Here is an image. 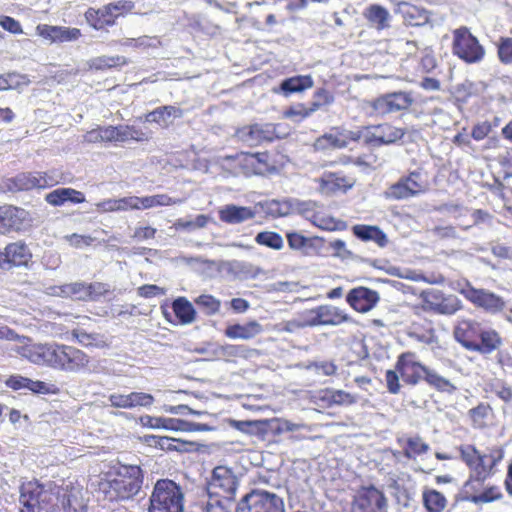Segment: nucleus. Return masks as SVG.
<instances>
[{"label":"nucleus","instance_id":"f8f14e48","mask_svg":"<svg viewBox=\"0 0 512 512\" xmlns=\"http://www.w3.org/2000/svg\"><path fill=\"white\" fill-rule=\"evenodd\" d=\"M352 512H388V501L379 489L361 487L355 493L351 506Z\"/></svg>","mask_w":512,"mask_h":512},{"label":"nucleus","instance_id":"9b49d317","mask_svg":"<svg viewBox=\"0 0 512 512\" xmlns=\"http://www.w3.org/2000/svg\"><path fill=\"white\" fill-rule=\"evenodd\" d=\"M456 289L475 306L487 312L497 313L505 306V302L500 296L485 289H476L467 281L458 282Z\"/></svg>","mask_w":512,"mask_h":512},{"label":"nucleus","instance_id":"5701e85b","mask_svg":"<svg viewBox=\"0 0 512 512\" xmlns=\"http://www.w3.org/2000/svg\"><path fill=\"white\" fill-rule=\"evenodd\" d=\"M2 255L4 258L3 265L27 266L32 258L30 249L21 241L8 244L5 250L2 251Z\"/></svg>","mask_w":512,"mask_h":512},{"label":"nucleus","instance_id":"e2e57ef3","mask_svg":"<svg viewBox=\"0 0 512 512\" xmlns=\"http://www.w3.org/2000/svg\"><path fill=\"white\" fill-rule=\"evenodd\" d=\"M404 180L411 197L425 192L426 185L424 182L420 181L419 173L412 172L408 177L404 178Z\"/></svg>","mask_w":512,"mask_h":512},{"label":"nucleus","instance_id":"f03ea898","mask_svg":"<svg viewBox=\"0 0 512 512\" xmlns=\"http://www.w3.org/2000/svg\"><path fill=\"white\" fill-rule=\"evenodd\" d=\"M461 459L470 469L468 480L464 484V493L476 492L479 486L496 472V466L502 461L504 451L492 448L488 454H481L473 445L459 448Z\"/></svg>","mask_w":512,"mask_h":512},{"label":"nucleus","instance_id":"4468645a","mask_svg":"<svg viewBox=\"0 0 512 512\" xmlns=\"http://www.w3.org/2000/svg\"><path fill=\"white\" fill-rule=\"evenodd\" d=\"M413 103V98L408 92H393L377 97L368 102L372 109L371 114L384 116L390 113L408 109Z\"/></svg>","mask_w":512,"mask_h":512},{"label":"nucleus","instance_id":"39448f33","mask_svg":"<svg viewBox=\"0 0 512 512\" xmlns=\"http://www.w3.org/2000/svg\"><path fill=\"white\" fill-rule=\"evenodd\" d=\"M184 261L188 265L202 266L204 269L209 271V276H213L216 272L225 270L239 279L246 280L254 279L262 273V270L259 267L245 261H215L203 259L201 257L184 258Z\"/></svg>","mask_w":512,"mask_h":512},{"label":"nucleus","instance_id":"69168bd1","mask_svg":"<svg viewBox=\"0 0 512 512\" xmlns=\"http://www.w3.org/2000/svg\"><path fill=\"white\" fill-rule=\"evenodd\" d=\"M107 5L109 8H111V11L115 15L116 19L131 12L135 6L134 3L130 0H118Z\"/></svg>","mask_w":512,"mask_h":512},{"label":"nucleus","instance_id":"79ce46f5","mask_svg":"<svg viewBox=\"0 0 512 512\" xmlns=\"http://www.w3.org/2000/svg\"><path fill=\"white\" fill-rule=\"evenodd\" d=\"M175 316L181 324H190L196 318V311L191 302L185 297H178L172 303Z\"/></svg>","mask_w":512,"mask_h":512},{"label":"nucleus","instance_id":"ea45409f","mask_svg":"<svg viewBox=\"0 0 512 512\" xmlns=\"http://www.w3.org/2000/svg\"><path fill=\"white\" fill-rule=\"evenodd\" d=\"M424 381L430 387L442 393L453 394L457 390V387L449 379L429 367L427 368Z\"/></svg>","mask_w":512,"mask_h":512},{"label":"nucleus","instance_id":"a878e982","mask_svg":"<svg viewBox=\"0 0 512 512\" xmlns=\"http://www.w3.org/2000/svg\"><path fill=\"white\" fill-rule=\"evenodd\" d=\"M183 116V111L176 106L166 105L158 107L145 116V121L156 123L161 127H168L177 118Z\"/></svg>","mask_w":512,"mask_h":512},{"label":"nucleus","instance_id":"58836bf2","mask_svg":"<svg viewBox=\"0 0 512 512\" xmlns=\"http://www.w3.org/2000/svg\"><path fill=\"white\" fill-rule=\"evenodd\" d=\"M71 335L79 344L85 347L104 348L108 345L103 335L99 333H88L80 327L74 328L71 331Z\"/></svg>","mask_w":512,"mask_h":512},{"label":"nucleus","instance_id":"c9c22d12","mask_svg":"<svg viewBox=\"0 0 512 512\" xmlns=\"http://www.w3.org/2000/svg\"><path fill=\"white\" fill-rule=\"evenodd\" d=\"M348 136L343 133H326L314 142V149L316 151H324L328 149H341L348 145Z\"/></svg>","mask_w":512,"mask_h":512},{"label":"nucleus","instance_id":"dca6fc26","mask_svg":"<svg viewBox=\"0 0 512 512\" xmlns=\"http://www.w3.org/2000/svg\"><path fill=\"white\" fill-rule=\"evenodd\" d=\"M33 218L23 208L13 205L0 206V234L21 231L31 226Z\"/></svg>","mask_w":512,"mask_h":512},{"label":"nucleus","instance_id":"c85d7f7f","mask_svg":"<svg viewBox=\"0 0 512 512\" xmlns=\"http://www.w3.org/2000/svg\"><path fill=\"white\" fill-rule=\"evenodd\" d=\"M218 213L220 220L227 224H239L255 216V212L250 207L233 204L223 206Z\"/></svg>","mask_w":512,"mask_h":512},{"label":"nucleus","instance_id":"bb28decb","mask_svg":"<svg viewBox=\"0 0 512 512\" xmlns=\"http://www.w3.org/2000/svg\"><path fill=\"white\" fill-rule=\"evenodd\" d=\"M263 332L262 325L256 320L249 321L245 324L229 325L225 329V336L230 339L250 340Z\"/></svg>","mask_w":512,"mask_h":512},{"label":"nucleus","instance_id":"a19ab883","mask_svg":"<svg viewBox=\"0 0 512 512\" xmlns=\"http://www.w3.org/2000/svg\"><path fill=\"white\" fill-rule=\"evenodd\" d=\"M364 16L378 30L385 29L389 26L390 13L381 5H370L366 8Z\"/></svg>","mask_w":512,"mask_h":512},{"label":"nucleus","instance_id":"393cba45","mask_svg":"<svg viewBox=\"0 0 512 512\" xmlns=\"http://www.w3.org/2000/svg\"><path fill=\"white\" fill-rule=\"evenodd\" d=\"M502 345V339L497 331L491 328H481L473 352L491 354Z\"/></svg>","mask_w":512,"mask_h":512},{"label":"nucleus","instance_id":"37998d69","mask_svg":"<svg viewBox=\"0 0 512 512\" xmlns=\"http://www.w3.org/2000/svg\"><path fill=\"white\" fill-rule=\"evenodd\" d=\"M116 142H127L130 140L136 142H143L149 139L147 133L143 132L141 129L136 128L135 126L130 125H118L116 126Z\"/></svg>","mask_w":512,"mask_h":512},{"label":"nucleus","instance_id":"a18cd8bd","mask_svg":"<svg viewBox=\"0 0 512 512\" xmlns=\"http://www.w3.org/2000/svg\"><path fill=\"white\" fill-rule=\"evenodd\" d=\"M128 60L124 56H99L89 61V66L96 70H105L113 67L124 66Z\"/></svg>","mask_w":512,"mask_h":512},{"label":"nucleus","instance_id":"6e6552de","mask_svg":"<svg viewBox=\"0 0 512 512\" xmlns=\"http://www.w3.org/2000/svg\"><path fill=\"white\" fill-rule=\"evenodd\" d=\"M56 499V493L37 481L24 483L20 489V512H47V506Z\"/></svg>","mask_w":512,"mask_h":512},{"label":"nucleus","instance_id":"49530a36","mask_svg":"<svg viewBox=\"0 0 512 512\" xmlns=\"http://www.w3.org/2000/svg\"><path fill=\"white\" fill-rule=\"evenodd\" d=\"M267 214L273 217H283L292 214V198L284 200H270L264 205Z\"/></svg>","mask_w":512,"mask_h":512},{"label":"nucleus","instance_id":"680f3d73","mask_svg":"<svg viewBox=\"0 0 512 512\" xmlns=\"http://www.w3.org/2000/svg\"><path fill=\"white\" fill-rule=\"evenodd\" d=\"M156 42L157 41L155 38H151L148 36H141L138 38H125V39L118 41V43L121 46L133 47V48H147V47L156 46Z\"/></svg>","mask_w":512,"mask_h":512},{"label":"nucleus","instance_id":"de8ad7c7","mask_svg":"<svg viewBox=\"0 0 512 512\" xmlns=\"http://www.w3.org/2000/svg\"><path fill=\"white\" fill-rule=\"evenodd\" d=\"M423 502L429 512H441L446 506V498L436 490L424 492Z\"/></svg>","mask_w":512,"mask_h":512},{"label":"nucleus","instance_id":"864d4df0","mask_svg":"<svg viewBox=\"0 0 512 512\" xmlns=\"http://www.w3.org/2000/svg\"><path fill=\"white\" fill-rule=\"evenodd\" d=\"M319 203L312 200H299L292 198V214L297 213L303 216L308 221L311 219L314 211L318 207Z\"/></svg>","mask_w":512,"mask_h":512},{"label":"nucleus","instance_id":"2f4dec72","mask_svg":"<svg viewBox=\"0 0 512 512\" xmlns=\"http://www.w3.org/2000/svg\"><path fill=\"white\" fill-rule=\"evenodd\" d=\"M132 210L149 209L157 206H170L182 202L180 199H174L166 194H158L145 197L132 196Z\"/></svg>","mask_w":512,"mask_h":512},{"label":"nucleus","instance_id":"4be33fe9","mask_svg":"<svg viewBox=\"0 0 512 512\" xmlns=\"http://www.w3.org/2000/svg\"><path fill=\"white\" fill-rule=\"evenodd\" d=\"M482 326L473 320H462L454 331L455 339L467 350L473 351Z\"/></svg>","mask_w":512,"mask_h":512},{"label":"nucleus","instance_id":"603ef678","mask_svg":"<svg viewBox=\"0 0 512 512\" xmlns=\"http://www.w3.org/2000/svg\"><path fill=\"white\" fill-rule=\"evenodd\" d=\"M501 497V492L497 486H492L479 494H474V492H470L465 494V498L474 503H488L494 500H497Z\"/></svg>","mask_w":512,"mask_h":512},{"label":"nucleus","instance_id":"f257e3e1","mask_svg":"<svg viewBox=\"0 0 512 512\" xmlns=\"http://www.w3.org/2000/svg\"><path fill=\"white\" fill-rule=\"evenodd\" d=\"M238 485V478L231 468L215 467L207 484V497L200 502L202 512H230Z\"/></svg>","mask_w":512,"mask_h":512},{"label":"nucleus","instance_id":"72a5a7b5","mask_svg":"<svg viewBox=\"0 0 512 512\" xmlns=\"http://www.w3.org/2000/svg\"><path fill=\"white\" fill-rule=\"evenodd\" d=\"M51 295L58 297H70L75 300L87 301V284L83 282H75L64 284L62 286H55L50 288Z\"/></svg>","mask_w":512,"mask_h":512},{"label":"nucleus","instance_id":"473e14b6","mask_svg":"<svg viewBox=\"0 0 512 512\" xmlns=\"http://www.w3.org/2000/svg\"><path fill=\"white\" fill-rule=\"evenodd\" d=\"M314 226L328 231L344 230L345 222L337 220L328 214L322 205H318L311 219L309 220Z\"/></svg>","mask_w":512,"mask_h":512},{"label":"nucleus","instance_id":"4d7b16f0","mask_svg":"<svg viewBox=\"0 0 512 512\" xmlns=\"http://www.w3.org/2000/svg\"><path fill=\"white\" fill-rule=\"evenodd\" d=\"M214 354L220 359L229 361L231 358L234 357L245 356V348L242 345H220L215 349Z\"/></svg>","mask_w":512,"mask_h":512},{"label":"nucleus","instance_id":"20e7f679","mask_svg":"<svg viewBox=\"0 0 512 512\" xmlns=\"http://www.w3.org/2000/svg\"><path fill=\"white\" fill-rule=\"evenodd\" d=\"M149 512H184V493L172 480H158L150 497Z\"/></svg>","mask_w":512,"mask_h":512},{"label":"nucleus","instance_id":"f3484780","mask_svg":"<svg viewBox=\"0 0 512 512\" xmlns=\"http://www.w3.org/2000/svg\"><path fill=\"white\" fill-rule=\"evenodd\" d=\"M405 132L388 123L372 125L363 128L362 137L367 143L376 145H388L395 143L404 136Z\"/></svg>","mask_w":512,"mask_h":512},{"label":"nucleus","instance_id":"6ab92c4d","mask_svg":"<svg viewBox=\"0 0 512 512\" xmlns=\"http://www.w3.org/2000/svg\"><path fill=\"white\" fill-rule=\"evenodd\" d=\"M62 506L64 512H87V490L79 483L69 481L62 488Z\"/></svg>","mask_w":512,"mask_h":512},{"label":"nucleus","instance_id":"423d86ee","mask_svg":"<svg viewBox=\"0 0 512 512\" xmlns=\"http://www.w3.org/2000/svg\"><path fill=\"white\" fill-rule=\"evenodd\" d=\"M89 357L83 351L67 345L50 343L48 367L67 372H78L87 367Z\"/></svg>","mask_w":512,"mask_h":512},{"label":"nucleus","instance_id":"8fccbe9b","mask_svg":"<svg viewBox=\"0 0 512 512\" xmlns=\"http://www.w3.org/2000/svg\"><path fill=\"white\" fill-rule=\"evenodd\" d=\"M171 430L184 432H206L214 430V427L207 423H196L192 421L173 418Z\"/></svg>","mask_w":512,"mask_h":512},{"label":"nucleus","instance_id":"774afa93","mask_svg":"<svg viewBox=\"0 0 512 512\" xmlns=\"http://www.w3.org/2000/svg\"><path fill=\"white\" fill-rule=\"evenodd\" d=\"M387 195L394 199H405L411 197L404 179H401L392 185L389 188Z\"/></svg>","mask_w":512,"mask_h":512},{"label":"nucleus","instance_id":"052dcab7","mask_svg":"<svg viewBox=\"0 0 512 512\" xmlns=\"http://www.w3.org/2000/svg\"><path fill=\"white\" fill-rule=\"evenodd\" d=\"M172 419L173 418L154 417V416H150V415H145V416L140 417V423L144 427H149V428H154V429L163 428V429L171 430Z\"/></svg>","mask_w":512,"mask_h":512},{"label":"nucleus","instance_id":"f704fd0d","mask_svg":"<svg viewBox=\"0 0 512 512\" xmlns=\"http://www.w3.org/2000/svg\"><path fill=\"white\" fill-rule=\"evenodd\" d=\"M313 85L314 81L310 75H297L283 80L278 91L285 96H289L292 93L312 88Z\"/></svg>","mask_w":512,"mask_h":512},{"label":"nucleus","instance_id":"e433bc0d","mask_svg":"<svg viewBox=\"0 0 512 512\" xmlns=\"http://www.w3.org/2000/svg\"><path fill=\"white\" fill-rule=\"evenodd\" d=\"M403 449V455L408 459H415L417 456L429 451L430 446L419 436L408 437L398 440Z\"/></svg>","mask_w":512,"mask_h":512},{"label":"nucleus","instance_id":"6e6d98bb","mask_svg":"<svg viewBox=\"0 0 512 512\" xmlns=\"http://www.w3.org/2000/svg\"><path fill=\"white\" fill-rule=\"evenodd\" d=\"M255 241L259 245L267 246V247L275 249V250H279L283 247V239L276 232H271V231L260 232L256 235Z\"/></svg>","mask_w":512,"mask_h":512},{"label":"nucleus","instance_id":"5fc2aeb1","mask_svg":"<svg viewBox=\"0 0 512 512\" xmlns=\"http://www.w3.org/2000/svg\"><path fill=\"white\" fill-rule=\"evenodd\" d=\"M461 309V301L454 295L445 296L437 306L434 307L433 311L452 315Z\"/></svg>","mask_w":512,"mask_h":512},{"label":"nucleus","instance_id":"1a4fd4ad","mask_svg":"<svg viewBox=\"0 0 512 512\" xmlns=\"http://www.w3.org/2000/svg\"><path fill=\"white\" fill-rule=\"evenodd\" d=\"M236 512H285V509L283 499L278 495L265 490H253L240 500Z\"/></svg>","mask_w":512,"mask_h":512},{"label":"nucleus","instance_id":"bf43d9fd","mask_svg":"<svg viewBox=\"0 0 512 512\" xmlns=\"http://www.w3.org/2000/svg\"><path fill=\"white\" fill-rule=\"evenodd\" d=\"M195 303L202 308L206 314L212 315L219 311L221 302L212 295L203 294L195 299Z\"/></svg>","mask_w":512,"mask_h":512},{"label":"nucleus","instance_id":"338daca9","mask_svg":"<svg viewBox=\"0 0 512 512\" xmlns=\"http://www.w3.org/2000/svg\"><path fill=\"white\" fill-rule=\"evenodd\" d=\"M65 239L72 247L78 249H81L85 246H90L94 241L97 240L96 237L89 235H79L76 233L65 236Z\"/></svg>","mask_w":512,"mask_h":512},{"label":"nucleus","instance_id":"7c9ffc66","mask_svg":"<svg viewBox=\"0 0 512 512\" xmlns=\"http://www.w3.org/2000/svg\"><path fill=\"white\" fill-rule=\"evenodd\" d=\"M322 193L330 194L337 191H346L352 187V182L341 173H324L319 179Z\"/></svg>","mask_w":512,"mask_h":512},{"label":"nucleus","instance_id":"9d476101","mask_svg":"<svg viewBox=\"0 0 512 512\" xmlns=\"http://www.w3.org/2000/svg\"><path fill=\"white\" fill-rule=\"evenodd\" d=\"M452 50L454 55L469 64L480 62L485 55L483 46L467 27H460L453 32Z\"/></svg>","mask_w":512,"mask_h":512},{"label":"nucleus","instance_id":"ddd939ff","mask_svg":"<svg viewBox=\"0 0 512 512\" xmlns=\"http://www.w3.org/2000/svg\"><path fill=\"white\" fill-rule=\"evenodd\" d=\"M53 184V180L46 173L28 172L3 179L1 182V189L5 192H20L34 188H47Z\"/></svg>","mask_w":512,"mask_h":512},{"label":"nucleus","instance_id":"412c9836","mask_svg":"<svg viewBox=\"0 0 512 512\" xmlns=\"http://www.w3.org/2000/svg\"><path fill=\"white\" fill-rule=\"evenodd\" d=\"M346 300L353 309L365 313L377 304L379 295L376 291L369 288L358 287L348 293Z\"/></svg>","mask_w":512,"mask_h":512},{"label":"nucleus","instance_id":"13d9d810","mask_svg":"<svg viewBox=\"0 0 512 512\" xmlns=\"http://www.w3.org/2000/svg\"><path fill=\"white\" fill-rule=\"evenodd\" d=\"M128 409L136 407H148L154 402V397L149 393L130 392L127 394Z\"/></svg>","mask_w":512,"mask_h":512},{"label":"nucleus","instance_id":"cd10ccee","mask_svg":"<svg viewBox=\"0 0 512 512\" xmlns=\"http://www.w3.org/2000/svg\"><path fill=\"white\" fill-rule=\"evenodd\" d=\"M45 201L52 206H62L66 202L79 204L85 201V195L73 188H57L46 194Z\"/></svg>","mask_w":512,"mask_h":512},{"label":"nucleus","instance_id":"3c124183","mask_svg":"<svg viewBox=\"0 0 512 512\" xmlns=\"http://www.w3.org/2000/svg\"><path fill=\"white\" fill-rule=\"evenodd\" d=\"M400 10L404 16V18L411 25H420L421 23L427 20L426 11L423 9H419L416 6H413L409 3H402L400 5Z\"/></svg>","mask_w":512,"mask_h":512},{"label":"nucleus","instance_id":"0eeeda50","mask_svg":"<svg viewBox=\"0 0 512 512\" xmlns=\"http://www.w3.org/2000/svg\"><path fill=\"white\" fill-rule=\"evenodd\" d=\"M349 320V316L332 305H320L301 313V322H293L296 327L337 326Z\"/></svg>","mask_w":512,"mask_h":512},{"label":"nucleus","instance_id":"2eb2a0df","mask_svg":"<svg viewBox=\"0 0 512 512\" xmlns=\"http://www.w3.org/2000/svg\"><path fill=\"white\" fill-rule=\"evenodd\" d=\"M281 125L272 123H255L239 128L237 138L249 146H257L263 142H271L281 135L278 131Z\"/></svg>","mask_w":512,"mask_h":512},{"label":"nucleus","instance_id":"b1692460","mask_svg":"<svg viewBox=\"0 0 512 512\" xmlns=\"http://www.w3.org/2000/svg\"><path fill=\"white\" fill-rule=\"evenodd\" d=\"M16 352L22 357L37 365H48L50 356V343H29L19 346Z\"/></svg>","mask_w":512,"mask_h":512},{"label":"nucleus","instance_id":"7ed1b4c3","mask_svg":"<svg viewBox=\"0 0 512 512\" xmlns=\"http://www.w3.org/2000/svg\"><path fill=\"white\" fill-rule=\"evenodd\" d=\"M142 483L143 474L139 466L118 465L105 474L100 489L110 500H127L138 494Z\"/></svg>","mask_w":512,"mask_h":512},{"label":"nucleus","instance_id":"4c0bfd02","mask_svg":"<svg viewBox=\"0 0 512 512\" xmlns=\"http://www.w3.org/2000/svg\"><path fill=\"white\" fill-rule=\"evenodd\" d=\"M353 233L363 241H374L380 247L386 246L388 240L385 233L377 226L355 225Z\"/></svg>","mask_w":512,"mask_h":512},{"label":"nucleus","instance_id":"a211bd4d","mask_svg":"<svg viewBox=\"0 0 512 512\" xmlns=\"http://www.w3.org/2000/svg\"><path fill=\"white\" fill-rule=\"evenodd\" d=\"M395 368L405 383L416 385L424 380L428 367L418 362L414 354L403 353L398 357Z\"/></svg>","mask_w":512,"mask_h":512},{"label":"nucleus","instance_id":"0e129e2a","mask_svg":"<svg viewBox=\"0 0 512 512\" xmlns=\"http://www.w3.org/2000/svg\"><path fill=\"white\" fill-rule=\"evenodd\" d=\"M498 55L502 63H512V38H501L498 45Z\"/></svg>","mask_w":512,"mask_h":512},{"label":"nucleus","instance_id":"c03bdc74","mask_svg":"<svg viewBox=\"0 0 512 512\" xmlns=\"http://www.w3.org/2000/svg\"><path fill=\"white\" fill-rule=\"evenodd\" d=\"M132 196L123 197L119 199H106L96 204L97 211L106 212H120L132 210Z\"/></svg>","mask_w":512,"mask_h":512},{"label":"nucleus","instance_id":"aec40b11","mask_svg":"<svg viewBox=\"0 0 512 512\" xmlns=\"http://www.w3.org/2000/svg\"><path fill=\"white\" fill-rule=\"evenodd\" d=\"M36 34L51 43L73 42L81 37V31L78 28L64 26H52L39 24L36 27Z\"/></svg>","mask_w":512,"mask_h":512},{"label":"nucleus","instance_id":"09e8293b","mask_svg":"<svg viewBox=\"0 0 512 512\" xmlns=\"http://www.w3.org/2000/svg\"><path fill=\"white\" fill-rule=\"evenodd\" d=\"M211 221L210 216L200 214L195 217L194 220H186V219H178L174 223V228L176 230H183L187 232L194 231L196 229H201L207 226V224Z\"/></svg>","mask_w":512,"mask_h":512},{"label":"nucleus","instance_id":"c756f323","mask_svg":"<svg viewBox=\"0 0 512 512\" xmlns=\"http://www.w3.org/2000/svg\"><path fill=\"white\" fill-rule=\"evenodd\" d=\"M85 19L88 24L96 30L104 29L107 26H113L116 21V17L108 5H104L99 9L89 8L85 12Z\"/></svg>","mask_w":512,"mask_h":512}]
</instances>
